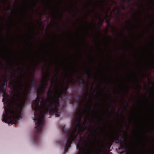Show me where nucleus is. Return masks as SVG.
<instances>
[{
	"label": "nucleus",
	"mask_w": 154,
	"mask_h": 154,
	"mask_svg": "<svg viewBox=\"0 0 154 154\" xmlns=\"http://www.w3.org/2000/svg\"><path fill=\"white\" fill-rule=\"evenodd\" d=\"M128 127H129V125H128V129H129Z\"/></svg>",
	"instance_id": "f704fd0d"
},
{
	"label": "nucleus",
	"mask_w": 154,
	"mask_h": 154,
	"mask_svg": "<svg viewBox=\"0 0 154 154\" xmlns=\"http://www.w3.org/2000/svg\"><path fill=\"white\" fill-rule=\"evenodd\" d=\"M9 8L11 9V11H13V9H12L11 7H9Z\"/></svg>",
	"instance_id": "4be33fe9"
},
{
	"label": "nucleus",
	"mask_w": 154,
	"mask_h": 154,
	"mask_svg": "<svg viewBox=\"0 0 154 154\" xmlns=\"http://www.w3.org/2000/svg\"><path fill=\"white\" fill-rule=\"evenodd\" d=\"M136 16H137V15H136V17H135V19H136Z\"/></svg>",
	"instance_id": "c9c22d12"
},
{
	"label": "nucleus",
	"mask_w": 154,
	"mask_h": 154,
	"mask_svg": "<svg viewBox=\"0 0 154 154\" xmlns=\"http://www.w3.org/2000/svg\"><path fill=\"white\" fill-rule=\"evenodd\" d=\"M107 26L108 27H106V29L107 33H108V31L109 29L108 28H111V25L109 23H108Z\"/></svg>",
	"instance_id": "0eeeda50"
},
{
	"label": "nucleus",
	"mask_w": 154,
	"mask_h": 154,
	"mask_svg": "<svg viewBox=\"0 0 154 154\" xmlns=\"http://www.w3.org/2000/svg\"><path fill=\"white\" fill-rule=\"evenodd\" d=\"M87 109L85 108L83 110L80 108L76 113L73 114L72 121L74 124L73 127H70V128L67 130L65 128V125H61L60 126L62 132L64 134L65 138L62 139L58 141L59 144L62 146H64V151L66 153L68 151V149L71 146L72 142L76 143V149L79 151L77 154H100V149L97 146V144H99L97 138L96 133L94 132V130L93 125L91 126V123L88 124L87 128V133L89 132L88 137L87 140H83L82 135L85 131L86 127L85 125L86 123L87 118H84V122H82V119L85 114L87 112Z\"/></svg>",
	"instance_id": "f257e3e1"
},
{
	"label": "nucleus",
	"mask_w": 154,
	"mask_h": 154,
	"mask_svg": "<svg viewBox=\"0 0 154 154\" xmlns=\"http://www.w3.org/2000/svg\"><path fill=\"white\" fill-rule=\"evenodd\" d=\"M120 109H119L118 110V112H119H119H120Z\"/></svg>",
	"instance_id": "5701e85b"
},
{
	"label": "nucleus",
	"mask_w": 154,
	"mask_h": 154,
	"mask_svg": "<svg viewBox=\"0 0 154 154\" xmlns=\"http://www.w3.org/2000/svg\"><path fill=\"white\" fill-rule=\"evenodd\" d=\"M88 104V103H87V104Z\"/></svg>",
	"instance_id": "e2e57ef3"
},
{
	"label": "nucleus",
	"mask_w": 154,
	"mask_h": 154,
	"mask_svg": "<svg viewBox=\"0 0 154 154\" xmlns=\"http://www.w3.org/2000/svg\"><path fill=\"white\" fill-rule=\"evenodd\" d=\"M16 73V72H15V74H14V75H15V74Z\"/></svg>",
	"instance_id": "864d4df0"
},
{
	"label": "nucleus",
	"mask_w": 154,
	"mask_h": 154,
	"mask_svg": "<svg viewBox=\"0 0 154 154\" xmlns=\"http://www.w3.org/2000/svg\"><path fill=\"white\" fill-rule=\"evenodd\" d=\"M109 47L110 46L109 45Z\"/></svg>",
	"instance_id": "680f3d73"
},
{
	"label": "nucleus",
	"mask_w": 154,
	"mask_h": 154,
	"mask_svg": "<svg viewBox=\"0 0 154 154\" xmlns=\"http://www.w3.org/2000/svg\"><path fill=\"white\" fill-rule=\"evenodd\" d=\"M88 104V103H87V104Z\"/></svg>",
	"instance_id": "0e129e2a"
},
{
	"label": "nucleus",
	"mask_w": 154,
	"mask_h": 154,
	"mask_svg": "<svg viewBox=\"0 0 154 154\" xmlns=\"http://www.w3.org/2000/svg\"><path fill=\"white\" fill-rule=\"evenodd\" d=\"M54 80L53 79L51 83V87L49 88L47 92V97L45 98L43 96L38 95L39 98L38 104L34 100L31 105L32 109L34 111L35 118H32L33 120L36 122L35 127V131L33 136V139L35 143H37L40 140L42 133V128L44 125L45 121L44 119L45 115L49 114L52 115L51 105L50 104L54 94H55L51 88L54 85H55Z\"/></svg>",
	"instance_id": "f03ea898"
},
{
	"label": "nucleus",
	"mask_w": 154,
	"mask_h": 154,
	"mask_svg": "<svg viewBox=\"0 0 154 154\" xmlns=\"http://www.w3.org/2000/svg\"><path fill=\"white\" fill-rule=\"evenodd\" d=\"M22 69H23V67L22 68Z\"/></svg>",
	"instance_id": "a19ab883"
},
{
	"label": "nucleus",
	"mask_w": 154,
	"mask_h": 154,
	"mask_svg": "<svg viewBox=\"0 0 154 154\" xmlns=\"http://www.w3.org/2000/svg\"><path fill=\"white\" fill-rule=\"evenodd\" d=\"M125 40H126V41H128V40H127V39L126 38H125Z\"/></svg>",
	"instance_id": "4c0bfd02"
},
{
	"label": "nucleus",
	"mask_w": 154,
	"mask_h": 154,
	"mask_svg": "<svg viewBox=\"0 0 154 154\" xmlns=\"http://www.w3.org/2000/svg\"><path fill=\"white\" fill-rule=\"evenodd\" d=\"M135 27L136 28V29H137V26L135 25Z\"/></svg>",
	"instance_id": "cd10ccee"
},
{
	"label": "nucleus",
	"mask_w": 154,
	"mask_h": 154,
	"mask_svg": "<svg viewBox=\"0 0 154 154\" xmlns=\"http://www.w3.org/2000/svg\"><path fill=\"white\" fill-rule=\"evenodd\" d=\"M5 23H7V22H6V21L5 22Z\"/></svg>",
	"instance_id": "13d9d810"
},
{
	"label": "nucleus",
	"mask_w": 154,
	"mask_h": 154,
	"mask_svg": "<svg viewBox=\"0 0 154 154\" xmlns=\"http://www.w3.org/2000/svg\"><path fill=\"white\" fill-rule=\"evenodd\" d=\"M133 101H135V100H134V99H133Z\"/></svg>",
	"instance_id": "ea45409f"
},
{
	"label": "nucleus",
	"mask_w": 154,
	"mask_h": 154,
	"mask_svg": "<svg viewBox=\"0 0 154 154\" xmlns=\"http://www.w3.org/2000/svg\"><path fill=\"white\" fill-rule=\"evenodd\" d=\"M81 106H82V107H84V104H83V103H82V104H81Z\"/></svg>",
	"instance_id": "6ab92c4d"
},
{
	"label": "nucleus",
	"mask_w": 154,
	"mask_h": 154,
	"mask_svg": "<svg viewBox=\"0 0 154 154\" xmlns=\"http://www.w3.org/2000/svg\"><path fill=\"white\" fill-rule=\"evenodd\" d=\"M99 118H100V119H102V118L101 117H99Z\"/></svg>",
	"instance_id": "72a5a7b5"
},
{
	"label": "nucleus",
	"mask_w": 154,
	"mask_h": 154,
	"mask_svg": "<svg viewBox=\"0 0 154 154\" xmlns=\"http://www.w3.org/2000/svg\"><path fill=\"white\" fill-rule=\"evenodd\" d=\"M86 98V96H85ZM85 100H86V99H85Z\"/></svg>",
	"instance_id": "6e6d98bb"
},
{
	"label": "nucleus",
	"mask_w": 154,
	"mask_h": 154,
	"mask_svg": "<svg viewBox=\"0 0 154 154\" xmlns=\"http://www.w3.org/2000/svg\"><path fill=\"white\" fill-rule=\"evenodd\" d=\"M84 74L85 76H87L90 75L89 72L87 71H86V72L84 73Z\"/></svg>",
	"instance_id": "1a4fd4ad"
},
{
	"label": "nucleus",
	"mask_w": 154,
	"mask_h": 154,
	"mask_svg": "<svg viewBox=\"0 0 154 154\" xmlns=\"http://www.w3.org/2000/svg\"><path fill=\"white\" fill-rule=\"evenodd\" d=\"M98 104L99 105H100V103H98Z\"/></svg>",
	"instance_id": "4d7b16f0"
},
{
	"label": "nucleus",
	"mask_w": 154,
	"mask_h": 154,
	"mask_svg": "<svg viewBox=\"0 0 154 154\" xmlns=\"http://www.w3.org/2000/svg\"><path fill=\"white\" fill-rule=\"evenodd\" d=\"M150 0L152 3H154V1L153 0Z\"/></svg>",
	"instance_id": "412c9836"
},
{
	"label": "nucleus",
	"mask_w": 154,
	"mask_h": 154,
	"mask_svg": "<svg viewBox=\"0 0 154 154\" xmlns=\"http://www.w3.org/2000/svg\"><path fill=\"white\" fill-rule=\"evenodd\" d=\"M88 32V33H89V32H88H88Z\"/></svg>",
	"instance_id": "603ef678"
},
{
	"label": "nucleus",
	"mask_w": 154,
	"mask_h": 154,
	"mask_svg": "<svg viewBox=\"0 0 154 154\" xmlns=\"http://www.w3.org/2000/svg\"><path fill=\"white\" fill-rule=\"evenodd\" d=\"M32 87H33L35 85V83L34 82V80H32L31 82Z\"/></svg>",
	"instance_id": "423d86ee"
},
{
	"label": "nucleus",
	"mask_w": 154,
	"mask_h": 154,
	"mask_svg": "<svg viewBox=\"0 0 154 154\" xmlns=\"http://www.w3.org/2000/svg\"><path fill=\"white\" fill-rule=\"evenodd\" d=\"M128 22H129V23H131V21H130V20H128Z\"/></svg>",
	"instance_id": "c756f323"
},
{
	"label": "nucleus",
	"mask_w": 154,
	"mask_h": 154,
	"mask_svg": "<svg viewBox=\"0 0 154 154\" xmlns=\"http://www.w3.org/2000/svg\"><path fill=\"white\" fill-rule=\"evenodd\" d=\"M123 119H124V116H123Z\"/></svg>",
	"instance_id": "58836bf2"
},
{
	"label": "nucleus",
	"mask_w": 154,
	"mask_h": 154,
	"mask_svg": "<svg viewBox=\"0 0 154 154\" xmlns=\"http://www.w3.org/2000/svg\"><path fill=\"white\" fill-rule=\"evenodd\" d=\"M81 81L82 82V83H84V82H85V81H83V80H81Z\"/></svg>",
	"instance_id": "aec40b11"
},
{
	"label": "nucleus",
	"mask_w": 154,
	"mask_h": 154,
	"mask_svg": "<svg viewBox=\"0 0 154 154\" xmlns=\"http://www.w3.org/2000/svg\"><path fill=\"white\" fill-rule=\"evenodd\" d=\"M153 57H154V55H153Z\"/></svg>",
	"instance_id": "8fccbe9b"
},
{
	"label": "nucleus",
	"mask_w": 154,
	"mask_h": 154,
	"mask_svg": "<svg viewBox=\"0 0 154 154\" xmlns=\"http://www.w3.org/2000/svg\"><path fill=\"white\" fill-rule=\"evenodd\" d=\"M32 38H33V36H32Z\"/></svg>",
	"instance_id": "09e8293b"
},
{
	"label": "nucleus",
	"mask_w": 154,
	"mask_h": 154,
	"mask_svg": "<svg viewBox=\"0 0 154 154\" xmlns=\"http://www.w3.org/2000/svg\"><path fill=\"white\" fill-rule=\"evenodd\" d=\"M99 113L100 114L101 113V111H100V110H99Z\"/></svg>",
	"instance_id": "2f4dec72"
},
{
	"label": "nucleus",
	"mask_w": 154,
	"mask_h": 154,
	"mask_svg": "<svg viewBox=\"0 0 154 154\" xmlns=\"http://www.w3.org/2000/svg\"><path fill=\"white\" fill-rule=\"evenodd\" d=\"M20 73H21V78L23 77V75H22V71H21Z\"/></svg>",
	"instance_id": "4468645a"
},
{
	"label": "nucleus",
	"mask_w": 154,
	"mask_h": 154,
	"mask_svg": "<svg viewBox=\"0 0 154 154\" xmlns=\"http://www.w3.org/2000/svg\"><path fill=\"white\" fill-rule=\"evenodd\" d=\"M58 85L57 84H55V86L53 89L57 92V94H54V97L51 100L50 104L51 105V110L52 115L55 114L56 117L60 116L61 113V110L59 108L60 106V99L62 97L63 92L61 91H58Z\"/></svg>",
	"instance_id": "7ed1b4c3"
},
{
	"label": "nucleus",
	"mask_w": 154,
	"mask_h": 154,
	"mask_svg": "<svg viewBox=\"0 0 154 154\" xmlns=\"http://www.w3.org/2000/svg\"><path fill=\"white\" fill-rule=\"evenodd\" d=\"M125 5H124V3L123 4V7L122 8V10H124L125 9Z\"/></svg>",
	"instance_id": "9b49d317"
},
{
	"label": "nucleus",
	"mask_w": 154,
	"mask_h": 154,
	"mask_svg": "<svg viewBox=\"0 0 154 154\" xmlns=\"http://www.w3.org/2000/svg\"><path fill=\"white\" fill-rule=\"evenodd\" d=\"M6 1H7L8 0H6Z\"/></svg>",
	"instance_id": "69168bd1"
},
{
	"label": "nucleus",
	"mask_w": 154,
	"mask_h": 154,
	"mask_svg": "<svg viewBox=\"0 0 154 154\" xmlns=\"http://www.w3.org/2000/svg\"><path fill=\"white\" fill-rule=\"evenodd\" d=\"M152 88L154 89V86H152Z\"/></svg>",
	"instance_id": "a878e982"
},
{
	"label": "nucleus",
	"mask_w": 154,
	"mask_h": 154,
	"mask_svg": "<svg viewBox=\"0 0 154 154\" xmlns=\"http://www.w3.org/2000/svg\"><path fill=\"white\" fill-rule=\"evenodd\" d=\"M67 87H66V88L65 89V91H66L67 90Z\"/></svg>",
	"instance_id": "c85d7f7f"
},
{
	"label": "nucleus",
	"mask_w": 154,
	"mask_h": 154,
	"mask_svg": "<svg viewBox=\"0 0 154 154\" xmlns=\"http://www.w3.org/2000/svg\"><path fill=\"white\" fill-rule=\"evenodd\" d=\"M120 142L119 141H118V142H116V143H120V145L122 146V148H124V146H123L122 145V143H123L125 142V141H124V140L122 139V138H121L120 139Z\"/></svg>",
	"instance_id": "39448f33"
},
{
	"label": "nucleus",
	"mask_w": 154,
	"mask_h": 154,
	"mask_svg": "<svg viewBox=\"0 0 154 154\" xmlns=\"http://www.w3.org/2000/svg\"><path fill=\"white\" fill-rule=\"evenodd\" d=\"M125 154H129L127 152V153H126Z\"/></svg>",
	"instance_id": "79ce46f5"
},
{
	"label": "nucleus",
	"mask_w": 154,
	"mask_h": 154,
	"mask_svg": "<svg viewBox=\"0 0 154 154\" xmlns=\"http://www.w3.org/2000/svg\"><path fill=\"white\" fill-rule=\"evenodd\" d=\"M100 2H101L102 4L103 5L104 3V1H100Z\"/></svg>",
	"instance_id": "ddd939ff"
},
{
	"label": "nucleus",
	"mask_w": 154,
	"mask_h": 154,
	"mask_svg": "<svg viewBox=\"0 0 154 154\" xmlns=\"http://www.w3.org/2000/svg\"><path fill=\"white\" fill-rule=\"evenodd\" d=\"M16 3H17V1H16Z\"/></svg>",
	"instance_id": "49530a36"
},
{
	"label": "nucleus",
	"mask_w": 154,
	"mask_h": 154,
	"mask_svg": "<svg viewBox=\"0 0 154 154\" xmlns=\"http://www.w3.org/2000/svg\"><path fill=\"white\" fill-rule=\"evenodd\" d=\"M88 109H89L90 110V111H91V107L89 106H88Z\"/></svg>",
	"instance_id": "dca6fc26"
},
{
	"label": "nucleus",
	"mask_w": 154,
	"mask_h": 154,
	"mask_svg": "<svg viewBox=\"0 0 154 154\" xmlns=\"http://www.w3.org/2000/svg\"><path fill=\"white\" fill-rule=\"evenodd\" d=\"M114 3H116V2L115 1H114Z\"/></svg>",
	"instance_id": "a18cd8bd"
},
{
	"label": "nucleus",
	"mask_w": 154,
	"mask_h": 154,
	"mask_svg": "<svg viewBox=\"0 0 154 154\" xmlns=\"http://www.w3.org/2000/svg\"><path fill=\"white\" fill-rule=\"evenodd\" d=\"M144 35H145V33H144Z\"/></svg>",
	"instance_id": "bf43d9fd"
},
{
	"label": "nucleus",
	"mask_w": 154,
	"mask_h": 154,
	"mask_svg": "<svg viewBox=\"0 0 154 154\" xmlns=\"http://www.w3.org/2000/svg\"><path fill=\"white\" fill-rule=\"evenodd\" d=\"M94 27L96 28V24L95 23L94 24Z\"/></svg>",
	"instance_id": "b1692460"
},
{
	"label": "nucleus",
	"mask_w": 154,
	"mask_h": 154,
	"mask_svg": "<svg viewBox=\"0 0 154 154\" xmlns=\"http://www.w3.org/2000/svg\"><path fill=\"white\" fill-rule=\"evenodd\" d=\"M91 101L90 100H88V102H91Z\"/></svg>",
	"instance_id": "e433bc0d"
},
{
	"label": "nucleus",
	"mask_w": 154,
	"mask_h": 154,
	"mask_svg": "<svg viewBox=\"0 0 154 154\" xmlns=\"http://www.w3.org/2000/svg\"><path fill=\"white\" fill-rule=\"evenodd\" d=\"M100 26H99L98 27V29H100Z\"/></svg>",
	"instance_id": "473e14b6"
},
{
	"label": "nucleus",
	"mask_w": 154,
	"mask_h": 154,
	"mask_svg": "<svg viewBox=\"0 0 154 154\" xmlns=\"http://www.w3.org/2000/svg\"><path fill=\"white\" fill-rule=\"evenodd\" d=\"M50 74L49 72H48L47 75V77H45V81L41 83L40 85L38 88L37 90V97L35 100V102H37L38 105L39 103V98L38 95L42 96L44 94L45 91V89L47 87L48 85V81H51V82L53 79L54 80V84L55 83V78L54 77L52 78V79L50 78Z\"/></svg>",
	"instance_id": "20e7f679"
},
{
	"label": "nucleus",
	"mask_w": 154,
	"mask_h": 154,
	"mask_svg": "<svg viewBox=\"0 0 154 154\" xmlns=\"http://www.w3.org/2000/svg\"><path fill=\"white\" fill-rule=\"evenodd\" d=\"M33 32H34V33H35V31H33Z\"/></svg>",
	"instance_id": "de8ad7c7"
},
{
	"label": "nucleus",
	"mask_w": 154,
	"mask_h": 154,
	"mask_svg": "<svg viewBox=\"0 0 154 154\" xmlns=\"http://www.w3.org/2000/svg\"><path fill=\"white\" fill-rule=\"evenodd\" d=\"M14 76H15V75H13V77H14Z\"/></svg>",
	"instance_id": "3c124183"
},
{
	"label": "nucleus",
	"mask_w": 154,
	"mask_h": 154,
	"mask_svg": "<svg viewBox=\"0 0 154 154\" xmlns=\"http://www.w3.org/2000/svg\"><path fill=\"white\" fill-rule=\"evenodd\" d=\"M108 154H112V153H111V152H110L109 153H108Z\"/></svg>",
	"instance_id": "7c9ffc66"
},
{
	"label": "nucleus",
	"mask_w": 154,
	"mask_h": 154,
	"mask_svg": "<svg viewBox=\"0 0 154 154\" xmlns=\"http://www.w3.org/2000/svg\"><path fill=\"white\" fill-rule=\"evenodd\" d=\"M114 11V10H113V11Z\"/></svg>",
	"instance_id": "052dcab7"
},
{
	"label": "nucleus",
	"mask_w": 154,
	"mask_h": 154,
	"mask_svg": "<svg viewBox=\"0 0 154 154\" xmlns=\"http://www.w3.org/2000/svg\"><path fill=\"white\" fill-rule=\"evenodd\" d=\"M36 5L35 3H34L33 6H31L30 7V8L33 11L34 10V7L36 6Z\"/></svg>",
	"instance_id": "6e6552de"
},
{
	"label": "nucleus",
	"mask_w": 154,
	"mask_h": 154,
	"mask_svg": "<svg viewBox=\"0 0 154 154\" xmlns=\"http://www.w3.org/2000/svg\"><path fill=\"white\" fill-rule=\"evenodd\" d=\"M8 64L9 65L11 66H12V64L11 63H8Z\"/></svg>",
	"instance_id": "2eb2a0df"
},
{
	"label": "nucleus",
	"mask_w": 154,
	"mask_h": 154,
	"mask_svg": "<svg viewBox=\"0 0 154 154\" xmlns=\"http://www.w3.org/2000/svg\"><path fill=\"white\" fill-rule=\"evenodd\" d=\"M92 121L93 122H94V120L93 119Z\"/></svg>",
	"instance_id": "c03bdc74"
},
{
	"label": "nucleus",
	"mask_w": 154,
	"mask_h": 154,
	"mask_svg": "<svg viewBox=\"0 0 154 154\" xmlns=\"http://www.w3.org/2000/svg\"><path fill=\"white\" fill-rule=\"evenodd\" d=\"M98 33L100 35L102 36V33L101 32H100V31H99Z\"/></svg>",
	"instance_id": "f8f14e48"
},
{
	"label": "nucleus",
	"mask_w": 154,
	"mask_h": 154,
	"mask_svg": "<svg viewBox=\"0 0 154 154\" xmlns=\"http://www.w3.org/2000/svg\"><path fill=\"white\" fill-rule=\"evenodd\" d=\"M57 28H58V29H60V28L59 26V25H58V24L57 26Z\"/></svg>",
	"instance_id": "f3484780"
},
{
	"label": "nucleus",
	"mask_w": 154,
	"mask_h": 154,
	"mask_svg": "<svg viewBox=\"0 0 154 154\" xmlns=\"http://www.w3.org/2000/svg\"><path fill=\"white\" fill-rule=\"evenodd\" d=\"M49 118H51V116H50L49 117H48Z\"/></svg>",
	"instance_id": "5fc2aeb1"
},
{
	"label": "nucleus",
	"mask_w": 154,
	"mask_h": 154,
	"mask_svg": "<svg viewBox=\"0 0 154 154\" xmlns=\"http://www.w3.org/2000/svg\"><path fill=\"white\" fill-rule=\"evenodd\" d=\"M107 37L110 38H111V37L109 35H107Z\"/></svg>",
	"instance_id": "393cba45"
},
{
	"label": "nucleus",
	"mask_w": 154,
	"mask_h": 154,
	"mask_svg": "<svg viewBox=\"0 0 154 154\" xmlns=\"http://www.w3.org/2000/svg\"><path fill=\"white\" fill-rule=\"evenodd\" d=\"M142 8H143V9H144V7L143 6H142Z\"/></svg>",
	"instance_id": "bb28decb"
},
{
	"label": "nucleus",
	"mask_w": 154,
	"mask_h": 154,
	"mask_svg": "<svg viewBox=\"0 0 154 154\" xmlns=\"http://www.w3.org/2000/svg\"><path fill=\"white\" fill-rule=\"evenodd\" d=\"M86 7L87 8H88V9L89 8V6L88 5H86Z\"/></svg>",
	"instance_id": "a211bd4d"
},
{
	"label": "nucleus",
	"mask_w": 154,
	"mask_h": 154,
	"mask_svg": "<svg viewBox=\"0 0 154 154\" xmlns=\"http://www.w3.org/2000/svg\"><path fill=\"white\" fill-rule=\"evenodd\" d=\"M120 33H121V34L122 35V36H125V35L124 32H123V31L121 32H120Z\"/></svg>",
	"instance_id": "9d476101"
},
{
	"label": "nucleus",
	"mask_w": 154,
	"mask_h": 154,
	"mask_svg": "<svg viewBox=\"0 0 154 154\" xmlns=\"http://www.w3.org/2000/svg\"><path fill=\"white\" fill-rule=\"evenodd\" d=\"M46 14V12H45V14Z\"/></svg>",
	"instance_id": "37998d69"
}]
</instances>
